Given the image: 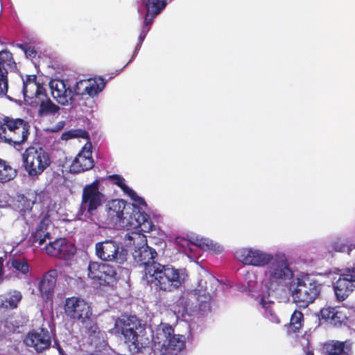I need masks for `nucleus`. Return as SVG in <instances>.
Listing matches in <instances>:
<instances>
[{
	"label": "nucleus",
	"instance_id": "obj_1",
	"mask_svg": "<svg viewBox=\"0 0 355 355\" xmlns=\"http://www.w3.org/2000/svg\"><path fill=\"white\" fill-rule=\"evenodd\" d=\"M31 132L29 121L12 116H0V140L17 148L28 139Z\"/></svg>",
	"mask_w": 355,
	"mask_h": 355
},
{
	"label": "nucleus",
	"instance_id": "obj_2",
	"mask_svg": "<svg viewBox=\"0 0 355 355\" xmlns=\"http://www.w3.org/2000/svg\"><path fill=\"white\" fill-rule=\"evenodd\" d=\"M148 269L147 282L154 284L159 292L171 293L180 288L184 282V274L168 265L157 264Z\"/></svg>",
	"mask_w": 355,
	"mask_h": 355
},
{
	"label": "nucleus",
	"instance_id": "obj_3",
	"mask_svg": "<svg viewBox=\"0 0 355 355\" xmlns=\"http://www.w3.org/2000/svg\"><path fill=\"white\" fill-rule=\"evenodd\" d=\"M126 202L122 199H114L110 201L107 205V213L112 223L122 227L130 229H138V231L149 232L152 230V223L141 216L139 219L138 212L132 216L126 211Z\"/></svg>",
	"mask_w": 355,
	"mask_h": 355
},
{
	"label": "nucleus",
	"instance_id": "obj_4",
	"mask_svg": "<svg viewBox=\"0 0 355 355\" xmlns=\"http://www.w3.org/2000/svg\"><path fill=\"white\" fill-rule=\"evenodd\" d=\"M124 239L127 246L135 248L132 257L135 262L144 266L143 278L144 279L148 275L149 268L156 267L157 264H160L155 261L157 257V252L147 245V239L144 234L131 232L125 234Z\"/></svg>",
	"mask_w": 355,
	"mask_h": 355
},
{
	"label": "nucleus",
	"instance_id": "obj_5",
	"mask_svg": "<svg viewBox=\"0 0 355 355\" xmlns=\"http://www.w3.org/2000/svg\"><path fill=\"white\" fill-rule=\"evenodd\" d=\"M153 341L159 355H177L185 347V337L175 334L174 329L168 324H161L156 329Z\"/></svg>",
	"mask_w": 355,
	"mask_h": 355
},
{
	"label": "nucleus",
	"instance_id": "obj_6",
	"mask_svg": "<svg viewBox=\"0 0 355 355\" xmlns=\"http://www.w3.org/2000/svg\"><path fill=\"white\" fill-rule=\"evenodd\" d=\"M24 170L31 177H38L51 164L49 153L39 145H31L21 154Z\"/></svg>",
	"mask_w": 355,
	"mask_h": 355
},
{
	"label": "nucleus",
	"instance_id": "obj_7",
	"mask_svg": "<svg viewBox=\"0 0 355 355\" xmlns=\"http://www.w3.org/2000/svg\"><path fill=\"white\" fill-rule=\"evenodd\" d=\"M211 296L202 289H195L183 293L178 301L182 311L188 315H202L210 310Z\"/></svg>",
	"mask_w": 355,
	"mask_h": 355
},
{
	"label": "nucleus",
	"instance_id": "obj_8",
	"mask_svg": "<svg viewBox=\"0 0 355 355\" xmlns=\"http://www.w3.org/2000/svg\"><path fill=\"white\" fill-rule=\"evenodd\" d=\"M294 284L295 286L292 291V297L300 308L308 307L320 295L322 285L309 277H297Z\"/></svg>",
	"mask_w": 355,
	"mask_h": 355
},
{
	"label": "nucleus",
	"instance_id": "obj_9",
	"mask_svg": "<svg viewBox=\"0 0 355 355\" xmlns=\"http://www.w3.org/2000/svg\"><path fill=\"white\" fill-rule=\"evenodd\" d=\"M100 181L95 180L85 185L82 191L78 214L92 218L105 201V195L99 189Z\"/></svg>",
	"mask_w": 355,
	"mask_h": 355
},
{
	"label": "nucleus",
	"instance_id": "obj_10",
	"mask_svg": "<svg viewBox=\"0 0 355 355\" xmlns=\"http://www.w3.org/2000/svg\"><path fill=\"white\" fill-rule=\"evenodd\" d=\"M119 331L124 338V343L132 354L140 352L143 344L139 340L137 330L141 327L140 320L135 315L125 316L116 322Z\"/></svg>",
	"mask_w": 355,
	"mask_h": 355
},
{
	"label": "nucleus",
	"instance_id": "obj_11",
	"mask_svg": "<svg viewBox=\"0 0 355 355\" xmlns=\"http://www.w3.org/2000/svg\"><path fill=\"white\" fill-rule=\"evenodd\" d=\"M269 263L270 265L266 274L265 285L269 291H275L282 280H286L293 276V272L284 257H273Z\"/></svg>",
	"mask_w": 355,
	"mask_h": 355
},
{
	"label": "nucleus",
	"instance_id": "obj_12",
	"mask_svg": "<svg viewBox=\"0 0 355 355\" xmlns=\"http://www.w3.org/2000/svg\"><path fill=\"white\" fill-rule=\"evenodd\" d=\"M95 251L97 257L103 261L123 263L126 260L123 248L113 239L96 243Z\"/></svg>",
	"mask_w": 355,
	"mask_h": 355
},
{
	"label": "nucleus",
	"instance_id": "obj_13",
	"mask_svg": "<svg viewBox=\"0 0 355 355\" xmlns=\"http://www.w3.org/2000/svg\"><path fill=\"white\" fill-rule=\"evenodd\" d=\"M88 277L103 286H113L117 281V272L114 267L101 262H89Z\"/></svg>",
	"mask_w": 355,
	"mask_h": 355
},
{
	"label": "nucleus",
	"instance_id": "obj_14",
	"mask_svg": "<svg viewBox=\"0 0 355 355\" xmlns=\"http://www.w3.org/2000/svg\"><path fill=\"white\" fill-rule=\"evenodd\" d=\"M92 311L89 303L79 297H70L65 300L64 313L67 318L76 322Z\"/></svg>",
	"mask_w": 355,
	"mask_h": 355
},
{
	"label": "nucleus",
	"instance_id": "obj_15",
	"mask_svg": "<svg viewBox=\"0 0 355 355\" xmlns=\"http://www.w3.org/2000/svg\"><path fill=\"white\" fill-rule=\"evenodd\" d=\"M52 96L62 105L72 103L74 96H76L75 87L72 88L67 80L53 79L49 82Z\"/></svg>",
	"mask_w": 355,
	"mask_h": 355
},
{
	"label": "nucleus",
	"instance_id": "obj_16",
	"mask_svg": "<svg viewBox=\"0 0 355 355\" xmlns=\"http://www.w3.org/2000/svg\"><path fill=\"white\" fill-rule=\"evenodd\" d=\"M334 290L338 301L346 300L355 290V270L347 268L340 274L334 284Z\"/></svg>",
	"mask_w": 355,
	"mask_h": 355
},
{
	"label": "nucleus",
	"instance_id": "obj_17",
	"mask_svg": "<svg viewBox=\"0 0 355 355\" xmlns=\"http://www.w3.org/2000/svg\"><path fill=\"white\" fill-rule=\"evenodd\" d=\"M238 259L246 265L264 266L268 264L273 258L270 254L252 248H243L236 252Z\"/></svg>",
	"mask_w": 355,
	"mask_h": 355
},
{
	"label": "nucleus",
	"instance_id": "obj_18",
	"mask_svg": "<svg viewBox=\"0 0 355 355\" xmlns=\"http://www.w3.org/2000/svg\"><path fill=\"white\" fill-rule=\"evenodd\" d=\"M45 250L49 255L63 260L71 259L76 253L75 246L62 238L49 241Z\"/></svg>",
	"mask_w": 355,
	"mask_h": 355
},
{
	"label": "nucleus",
	"instance_id": "obj_19",
	"mask_svg": "<svg viewBox=\"0 0 355 355\" xmlns=\"http://www.w3.org/2000/svg\"><path fill=\"white\" fill-rule=\"evenodd\" d=\"M23 95L24 101L31 105V101H35L46 93V89L37 82L36 75H27L23 80Z\"/></svg>",
	"mask_w": 355,
	"mask_h": 355
},
{
	"label": "nucleus",
	"instance_id": "obj_20",
	"mask_svg": "<svg viewBox=\"0 0 355 355\" xmlns=\"http://www.w3.org/2000/svg\"><path fill=\"white\" fill-rule=\"evenodd\" d=\"M105 84L106 83L101 77L79 80L75 85L76 94L82 97L85 95L94 97L103 91Z\"/></svg>",
	"mask_w": 355,
	"mask_h": 355
},
{
	"label": "nucleus",
	"instance_id": "obj_21",
	"mask_svg": "<svg viewBox=\"0 0 355 355\" xmlns=\"http://www.w3.org/2000/svg\"><path fill=\"white\" fill-rule=\"evenodd\" d=\"M24 342L26 345L33 347L38 352L49 349L51 344L49 332L44 328L40 329V331L33 330L29 332Z\"/></svg>",
	"mask_w": 355,
	"mask_h": 355
},
{
	"label": "nucleus",
	"instance_id": "obj_22",
	"mask_svg": "<svg viewBox=\"0 0 355 355\" xmlns=\"http://www.w3.org/2000/svg\"><path fill=\"white\" fill-rule=\"evenodd\" d=\"M92 151L88 149L80 152L72 162L69 171L71 173H80L92 169L94 166V162L92 156Z\"/></svg>",
	"mask_w": 355,
	"mask_h": 355
},
{
	"label": "nucleus",
	"instance_id": "obj_23",
	"mask_svg": "<svg viewBox=\"0 0 355 355\" xmlns=\"http://www.w3.org/2000/svg\"><path fill=\"white\" fill-rule=\"evenodd\" d=\"M320 315L322 319L334 327H340L345 324L348 319L345 311L331 306L322 308L320 310Z\"/></svg>",
	"mask_w": 355,
	"mask_h": 355
},
{
	"label": "nucleus",
	"instance_id": "obj_24",
	"mask_svg": "<svg viewBox=\"0 0 355 355\" xmlns=\"http://www.w3.org/2000/svg\"><path fill=\"white\" fill-rule=\"evenodd\" d=\"M58 270L51 269L45 272L39 283V290L43 297L49 299L53 294L57 282Z\"/></svg>",
	"mask_w": 355,
	"mask_h": 355
},
{
	"label": "nucleus",
	"instance_id": "obj_25",
	"mask_svg": "<svg viewBox=\"0 0 355 355\" xmlns=\"http://www.w3.org/2000/svg\"><path fill=\"white\" fill-rule=\"evenodd\" d=\"M324 349L325 355H351L352 342L350 340H331L324 344Z\"/></svg>",
	"mask_w": 355,
	"mask_h": 355
},
{
	"label": "nucleus",
	"instance_id": "obj_26",
	"mask_svg": "<svg viewBox=\"0 0 355 355\" xmlns=\"http://www.w3.org/2000/svg\"><path fill=\"white\" fill-rule=\"evenodd\" d=\"M22 299L23 295L21 291L15 289L9 290L0 295V309L5 311L17 309Z\"/></svg>",
	"mask_w": 355,
	"mask_h": 355
},
{
	"label": "nucleus",
	"instance_id": "obj_27",
	"mask_svg": "<svg viewBox=\"0 0 355 355\" xmlns=\"http://www.w3.org/2000/svg\"><path fill=\"white\" fill-rule=\"evenodd\" d=\"M30 106L33 107L39 106L38 114L40 116L54 115L60 110L59 106L52 102L46 93L37 101H31Z\"/></svg>",
	"mask_w": 355,
	"mask_h": 355
},
{
	"label": "nucleus",
	"instance_id": "obj_28",
	"mask_svg": "<svg viewBox=\"0 0 355 355\" xmlns=\"http://www.w3.org/2000/svg\"><path fill=\"white\" fill-rule=\"evenodd\" d=\"M49 220L43 218L36 227L35 231L32 233L29 238V241L32 245H42L46 239H51V234L48 232Z\"/></svg>",
	"mask_w": 355,
	"mask_h": 355
},
{
	"label": "nucleus",
	"instance_id": "obj_29",
	"mask_svg": "<svg viewBox=\"0 0 355 355\" xmlns=\"http://www.w3.org/2000/svg\"><path fill=\"white\" fill-rule=\"evenodd\" d=\"M81 325V328L84 330L85 334L89 337H98L101 331L97 322L96 315L93 313V311L89 312L87 315L84 316L83 319L77 321Z\"/></svg>",
	"mask_w": 355,
	"mask_h": 355
},
{
	"label": "nucleus",
	"instance_id": "obj_30",
	"mask_svg": "<svg viewBox=\"0 0 355 355\" xmlns=\"http://www.w3.org/2000/svg\"><path fill=\"white\" fill-rule=\"evenodd\" d=\"M166 1H143V6L146 9L144 23L151 25L155 17L166 7Z\"/></svg>",
	"mask_w": 355,
	"mask_h": 355
},
{
	"label": "nucleus",
	"instance_id": "obj_31",
	"mask_svg": "<svg viewBox=\"0 0 355 355\" xmlns=\"http://www.w3.org/2000/svg\"><path fill=\"white\" fill-rule=\"evenodd\" d=\"M37 196L36 191H30L19 197L18 208L22 215L32 210L33 206L36 202Z\"/></svg>",
	"mask_w": 355,
	"mask_h": 355
},
{
	"label": "nucleus",
	"instance_id": "obj_32",
	"mask_svg": "<svg viewBox=\"0 0 355 355\" xmlns=\"http://www.w3.org/2000/svg\"><path fill=\"white\" fill-rule=\"evenodd\" d=\"M21 326L20 322L13 315H8L0 320V331L5 335L15 333Z\"/></svg>",
	"mask_w": 355,
	"mask_h": 355
},
{
	"label": "nucleus",
	"instance_id": "obj_33",
	"mask_svg": "<svg viewBox=\"0 0 355 355\" xmlns=\"http://www.w3.org/2000/svg\"><path fill=\"white\" fill-rule=\"evenodd\" d=\"M304 322V314L298 311L295 310L291 316L290 322L287 327L288 333H297L303 327Z\"/></svg>",
	"mask_w": 355,
	"mask_h": 355
},
{
	"label": "nucleus",
	"instance_id": "obj_34",
	"mask_svg": "<svg viewBox=\"0 0 355 355\" xmlns=\"http://www.w3.org/2000/svg\"><path fill=\"white\" fill-rule=\"evenodd\" d=\"M355 248V244L348 243V241L345 239L338 238L331 242L329 245V252H347L348 254Z\"/></svg>",
	"mask_w": 355,
	"mask_h": 355
},
{
	"label": "nucleus",
	"instance_id": "obj_35",
	"mask_svg": "<svg viewBox=\"0 0 355 355\" xmlns=\"http://www.w3.org/2000/svg\"><path fill=\"white\" fill-rule=\"evenodd\" d=\"M17 175V170L5 160L0 159V182H7Z\"/></svg>",
	"mask_w": 355,
	"mask_h": 355
},
{
	"label": "nucleus",
	"instance_id": "obj_36",
	"mask_svg": "<svg viewBox=\"0 0 355 355\" xmlns=\"http://www.w3.org/2000/svg\"><path fill=\"white\" fill-rule=\"evenodd\" d=\"M16 62L14 60L12 54L7 49L0 51V69H15Z\"/></svg>",
	"mask_w": 355,
	"mask_h": 355
},
{
	"label": "nucleus",
	"instance_id": "obj_37",
	"mask_svg": "<svg viewBox=\"0 0 355 355\" xmlns=\"http://www.w3.org/2000/svg\"><path fill=\"white\" fill-rule=\"evenodd\" d=\"M260 304L261 306L265 309L264 315L266 318H268L271 322L275 324H279L280 319L277 315V314L274 312L272 309V306L273 305V302H266L265 300L262 297L260 301Z\"/></svg>",
	"mask_w": 355,
	"mask_h": 355
},
{
	"label": "nucleus",
	"instance_id": "obj_38",
	"mask_svg": "<svg viewBox=\"0 0 355 355\" xmlns=\"http://www.w3.org/2000/svg\"><path fill=\"white\" fill-rule=\"evenodd\" d=\"M10 266L17 271L23 275H27L29 272V265L24 258L13 257L10 260Z\"/></svg>",
	"mask_w": 355,
	"mask_h": 355
},
{
	"label": "nucleus",
	"instance_id": "obj_39",
	"mask_svg": "<svg viewBox=\"0 0 355 355\" xmlns=\"http://www.w3.org/2000/svg\"><path fill=\"white\" fill-rule=\"evenodd\" d=\"M89 133L83 129L71 130L64 132L62 135L63 139H70L73 138L89 139Z\"/></svg>",
	"mask_w": 355,
	"mask_h": 355
},
{
	"label": "nucleus",
	"instance_id": "obj_40",
	"mask_svg": "<svg viewBox=\"0 0 355 355\" xmlns=\"http://www.w3.org/2000/svg\"><path fill=\"white\" fill-rule=\"evenodd\" d=\"M108 179L110 180L113 181V182L117 185L125 193H126L128 191L130 192L132 194V189L130 187H128L125 183H124V178L117 174H113L108 176Z\"/></svg>",
	"mask_w": 355,
	"mask_h": 355
},
{
	"label": "nucleus",
	"instance_id": "obj_41",
	"mask_svg": "<svg viewBox=\"0 0 355 355\" xmlns=\"http://www.w3.org/2000/svg\"><path fill=\"white\" fill-rule=\"evenodd\" d=\"M8 89V69H0V95H6Z\"/></svg>",
	"mask_w": 355,
	"mask_h": 355
},
{
	"label": "nucleus",
	"instance_id": "obj_42",
	"mask_svg": "<svg viewBox=\"0 0 355 355\" xmlns=\"http://www.w3.org/2000/svg\"><path fill=\"white\" fill-rule=\"evenodd\" d=\"M196 246H199L200 248H204L207 247V249L214 250L216 253H220L222 251V248L220 246H217L216 248H214L216 247V245L214 244L211 241H208L203 239H196L195 242H192Z\"/></svg>",
	"mask_w": 355,
	"mask_h": 355
},
{
	"label": "nucleus",
	"instance_id": "obj_43",
	"mask_svg": "<svg viewBox=\"0 0 355 355\" xmlns=\"http://www.w3.org/2000/svg\"><path fill=\"white\" fill-rule=\"evenodd\" d=\"M17 46L21 49L27 58H35L37 55V51L33 46H31L27 44H19Z\"/></svg>",
	"mask_w": 355,
	"mask_h": 355
},
{
	"label": "nucleus",
	"instance_id": "obj_44",
	"mask_svg": "<svg viewBox=\"0 0 355 355\" xmlns=\"http://www.w3.org/2000/svg\"><path fill=\"white\" fill-rule=\"evenodd\" d=\"M126 194L130 198V199L134 201L137 205L141 207H146L147 205L144 200V199L141 197H139L135 191L132 190V194L128 191Z\"/></svg>",
	"mask_w": 355,
	"mask_h": 355
},
{
	"label": "nucleus",
	"instance_id": "obj_45",
	"mask_svg": "<svg viewBox=\"0 0 355 355\" xmlns=\"http://www.w3.org/2000/svg\"><path fill=\"white\" fill-rule=\"evenodd\" d=\"M146 37V35H145L144 33H140V35L139 36V42L136 46V49L133 53V55H132V58L129 60L128 63L130 62L132 60L133 58L137 54L139 50L140 49V48L141 46L142 42L145 40Z\"/></svg>",
	"mask_w": 355,
	"mask_h": 355
},
{
	"label": "nucleus",
	"instance_id": "obj_46",
	"mask_svg": "<svg viewBox=\"0 0 355 355\" xmlns=\"http://www.w3.org/2000/svg\"><path fill=\"white\" fill-rule=\"evenodd\" d=\"M3 274H4V270H3V259L2 257H0V283L3 279Z\"/></svg>",
	"mask_w": 355,
	"mask_h": 355
},
{
	"label": "nucleus",
	"instance_id": "obj_47",
	"mask_svg": "<svg viewBox=\"0 0 355 355\" xmlns=\"http://www.w3.org/2000/svg\"><path fill=\"white\" fill-rule=\"evenodd\" d=\"M150 25H147L144 23V27L142 28L141 29V33H144L145 35H147L148 32L150 30Z\"/></svg>",
	"mask_w": 355,
	"mask_h": 355
},
{
	"label": "nucleus",
	"instance_id": "obj_48",
	"mask_svg": "<svg viewBox=\"0 0 355 355\" xmlns=\"http://www.w3.org/2000/svg\"><path fill=\"white\" fill-rule=\"evenodd\" d=\"M306 355H314L313 351L312 349H307L306 351Z\"/></svg>",
	"mask_w": 355,
	"mask_h": 355
}]
</instances>
